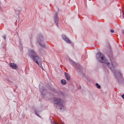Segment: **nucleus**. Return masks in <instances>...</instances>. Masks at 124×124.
Returning a JSON list of instances; mask_svg holds the SVG:
<instances>
[{"label":"nucleus","mask_w":124,"mask_h":124,"mask_svg":"<svg viewBox=\"0 0 124 124\" xmlns=\"http://www.w3.org/2000/svg\"><path fill=\"white\" fill-rule=\"evenodd\" d=\"M105 64H107L108 67L113 71L116 79L119 83H122L123 80L121 73L119 71H116L114 69V68L117 66V63L115 61L112 62L111 63L108 62V61Z\"/></svg>","instance_id":"nucleus-1"},{"label":"nucleus","mask_w":124,"mask_h":124,"mask_svg":"<svg viewBox=\"0 0 124 124\" xmlns=\"http://www.w3.org/2000/svg\"><path fill=\"white\" fill-rule=\"evenodd\" d=\"M27 55L34 62H37L36 60H38L40 58L39 56L33 49L28 48Z\"/></svg>","instance_id":"nucleus-2"},{"label":"nucleus","mask_w":124,"mask_h":124,"mask_svg":"<svg viewBox=\"0 0 124 124\" xmlns=\"http://www.w3.org/2000/svg\"><path fill=\"white\" fill-rule=\"evenodd\" d=\"M63 101L62 100L58 98H54L53 101V103L57 105V108L60 110H64V106L63 104Z\"/></svg>","instance_id":"nucleus-3"},{"label":"nucleus","mask_w":124,"mask_h":124,"mask_svg":"<svg viewBox=\"0 0 124 124\" xmlns=\"http://www.w3.org/2000/svg\"><path fill=\"white\" fill-rule=\"evenodd\" d=\"M96 58L99 62L101 63H106L108 61L103 54L100 52L96 54Z\"/></svg>","instance_id":"nucleus-4"},{"label":"nucleus","mask_w":124,"mask_h":124,"mask_svg":"<svg viewBox=\"0 0 124 124\" xmlns=\"http://www.w3.org/2000/svg\"><path fill=\"white\" fill-rule=\"evenodd\" d=\"M68 60L70 63L73 66L76 67L77 71L80 73L82 72L83 70L82 67L79 63H77L75 62H73L72 60L68 57Z\"/></svg>","instance_id":"nucleus-5"},{"label":"nucleus","mask_w":124,"mask_h":124,"mask_svg":"<svg viewBox=\"0 0 124 124\" xmlns=\"http://www.w3.org/2000/svg\"><path fill=\"white\" fill-rule=\"evenodd\" d=\"M44 38L42 35H39L37 40V42L42 47H46L45 42L44 40Z\"/></svg>","instance_id":"nucleus-6"},{"label":"nucleus","mask_w":124,"mask_h":124,"mask_svg":"<svg viewBox=\"0 0 124 124\" xmlns=\"http://www.w3.org/2000/svg\"><path fill=\"white\" fill-rule=\"evenodd\" d=\"M40 91L41 93V94L44 96L46 97H48L50 94V93L48 92H46L45 89L43 87H42L39 86Z\"/></svg>","instance_id":"nucleus-7"},{"label":"nucleus","mask_w":124,"mask_h":124,"mask_svg":"<svg viewBox=\"0 0 124 124\" xmlns=\"http://www.w3.org/2000/svg\"><path fill=\"white\" fill-rule=\"evenodd\" d=\"M52 90L54 92L62 96H63L64 95V93L63 92L59 90H56L54 88H53L52 89Z\"/></svg>","instance_id":"nucleus-8"},{"label":"nucleus","mask_w":124,"mask_h":124,"mask_svg":"<svg viewBox=\"0 0 124 124\" xmlns=\"http://www.w3.org/2000/svg\"><path fill=\"white\" fill-rule=\"evenodd\" d=\"M54 20L55 23H56L57 26L59 27L58 24V18L57 17V14L56 13L54 17Z\"/></svg>","instance_id":"nucleus-9"},{"label":"nucleus","mask_w":124,"mask_h":124,"mask_svg":"<svg viewBox=\"0 0 124 124\" xmlns=\"http://www.w3.org/2000/svg\"><path fill=\"white\" fill-rule=\"evenodd\" d=\"M62 37L63 39L66 42L69 43H71L70 40L65 35H62Z\"/></svg>","instance_id":"nucleus-10"},{"label":"nucleus","mask_w":124,"mask_h":124,"mask_svg":"<svg viewBox=\"0 0 124 124\" xmlns=\"http://www.w3.org/2000/svg\"><path fill=\"white\" fill-rule=\"evenodd\" d=\"M36 61L37 62H35L36 64H37L39 67H40L42 69H43V67L42 65L40 63V62L41 61V60L40 58H39V59L38 60H37Z\"/></svg>","instance_id":"nucleus-11"},{"label":"nucleus","mask_w":124,"mask_h":124,"mask_svg":"<svg viewBox=\"0 0 124 124\" xmlns=\"http://www.w3.org/2000/svg\"><path fill=\"white\" fill-rule=\"evenodd\" d=\"M10 66L13 69H16L17 68V66L16 64L10 62L9 63Z\"/></svg>","instance_id":"nucleus-12"},{"label":"nucleus","mask_w":124,"mask_h":124,"mask_svg":"<svg viewBox=\"0 0 124 124\" xmlns=\"http://www.w3.org/2000/svg\"><path fill=\"white\" fill-rule=\"evenodd\" d=\"M64 74L66 79L68 81H70V76L69 75V74L66 72H65L64 73Z\"/></svg>","instance_id":"nucleus-13"},{"label":"nucleus","mask_w":124,"mask_h":124,"mask_svg":"<svg viewBox=\"0 0 124 124\" xmlns=\"http://www.w3.org/2000/svg\"><path fill=\"white\" fill-rule=\"evenodd\" d=\"M33 110L36 115L39 117H40V116L39 115L38 113L40 112V111L38 110L37 108H34Z\"/></svg>","instance_id":"nucleus-14"},{"label":"nucleus","mask_w":124,"mask_h":124,"mask_svg":"<svg viewBox=\"0 0 124 124\" xmlns=\"http://www.w3.org/2000/svg\"><path fill=\"white\" fill-rule=\"evenodd\" d=\"M108 54H107L109 57H112L113 55V54L111 50H110L109 52H108Z\"/></svg>","instance_id":"nucleus-15"},{"label":"nucleus","mask_w":124,"mask_h":124,"mask_svg":"<svg viewBox=\"0 0 124 124\" xmlns=\"http://www.w3.org/2000/svg\"><path fill=\"white\" fill-rule=\"evenodd\" d=\"M61 82L62 85H64L66 84L67 81L63 79L61 80Z\"/></svg>","instance_id":"nucleus-16"},{"label":"nucleus","mask_w":124,"mask_h":124,"mask_svg":"<svg viewBox=\"0 0 124 124\" xmlns=\"http://www.w3.org/2000/svg\"><path fill=\"white\" fill-rule=\"evenodd\" d=\"M52 124H64V123L62 121L60 122L59 123L56 121H54V122H52Z\"/></svg>","instance_id":"nucleus-17"},{"label":"nucleus","mask_w":124,"mask_h":124,"mask_svg":"<svg viewBox=\"0 0 124 124\" xmlns=\"http://www.w3.org/2000/svg\"><path fill=\"white\" fill-rule=\"evenodd\" d=\"M19 46L21 48H22V44L21 42L20 41V39H19Z\"/></svg>","instance_id":"nucleus-18"},{"label":"nucleus","mask_w":124,"mask_h":124,"mask_svg":"<svg viewBox=\"0 0 124 124\" xmlns=\"http://www.w3.org/2000/svg\"><path fill=\"white\" fill-rule=\"evenodd\" d=\"M38 49L39 51L41 52V53H42L43 52V48L41 47H39Z\"/></svg>","instance_id":"nucleus-19"},{"label":"nucleus","mask_w":124,"mask_h":124,"mask_svg":"<svg viewBox=\"0 0 124 124\" xmlns=\"http://www.w3.org/2000/svg\"><path fill=\"white\" fill-rule=\"evenodd\" d=\"M96 86L97 88L99 89H100L101 88V86L100 85H99V84L97 83L96 84Z\"/></svg>","instance_id":"nucleus-20"},{"label":"nucleus","mask_w":124,"mask_h":124,"mask_svg":"<svg viewBox=\"0 0 124 124\" xmlns=\"http://www.w3.org/2000/svg\"><path fill=\"white\" fill-rule=\"evenodd\" d=\"M3 37L4 38V39L5 40L6 38V36H3Z\"/></svg>","instance_id":"nucleus-21"},{"label":"nucleus","mask_w":124,"mask_h":124,"mask_svg":"<svg viewBox=\"0 0 124 124\" xmlns=\"http://www.w3.org/2000/svg\"><path fill=\"white\" fill-rule=\"evenodd\" d=\"M122 98L124 99V93L121 96Z\"/></svg>","instance_id":"nucleus-22"},{"label":"nucleus","mask_w":124,"mask_h":124,"mask_svg":"<svg viewBox=\"0 0 124 124\" xmlns=\"http://www.w3.org/2000/svg\"><path fill=\"white\" fill-rule=\"evenodd\" d=\"M110 32L111 33H113L114 32V30H110Z\"/></svg>","instance_id":"nucleus-23"},{"label":"nucleus","mask_w":124,"mask_h":124,"mask_svg":"<svg viewBox=\"0 0 124 124\" xmlns=\"http://www.w3.org/2000/svg\"><path fill=\"white\" fill-rule=\"evenodd\" d=\"M122 32L123 34H124V30H122Z\"/></svg>","instance_id":"nucleus-24"},{"label":"nucleus","mask_w":124,"mask_h":124,"mask_svg":"<svg viewBox=\"0 0 124 124\" xmlns=\"http://www.w3.org/2000/svg\"><path fill=\"white\" fill-rule=\"evenodd\" d=\"M122 16L124 19V13H123V15H122Z\"/></svg>","instance_id":"nucleus-25"},{"label":"nucleus","mask_w":124,"mask_h":124,"mask_svg":"<svg viewBox=\"0 0 124 124\" xmlns=\"http://www.w3.org/2000/svg\"><path fill=\"white\" fill-rule=\"evenodd\" d=\"M81 88V87H80L79 88H78V89H80Z\"/></svg>","instance_id":"nucleus-26"},{"label":"nucleus","mask_w":124,"mask_h":124,"mask_svg":"<svg viewBox=\"0 0 124 124\" xmlns=\"http://www.w3.org/2000/svg\"><path fill=\"white\" fill-rule=\"evenodd\" d=\"M31 47H33V46L31 44Z\"/></svg>","instance_id":"nucleus-27"},{"label":"nucleus","mask_w":124,"mask_h":124,"mask_svg":"<svg viewBox=\"0 0 124 124\" xmlns=\"http://www.w3.org/2000/svg\"><path fill=\"white\" fill-rule=\"evenodd\" d=\"M7 80L8 81H10V80H8V79Z\"/></svg>","instance_id":"nucleus-28"}]
</instances>
